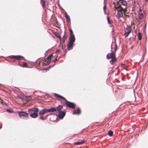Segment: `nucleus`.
I'll return each mask as SVG.
<instances>
[{
    "mask_svg": "<svg viewBox=\"0 0 148 148\" xmlns=\"http://www.w3.org/2000/svg\"><path fill=\"white\" fill-rule=\"evenodd\" d=\"M53 94L57 100L61 101L62 100L65 102L66 105L69 108H75V105L74 103L67 101L65 98L55 93H54Z\"/></svg>",
    "mask_w": 148,
    "mask_h": 148,
    "instance_id": "f257e3e1",
    "label": "nucleus"
},
{
    "mask_svg": "<svg viewBox=\"0 0 148 148\" xmlns=\"http://www.w3.org/2000/svg\"><path fill=\"white\" fill-rule=\"evenodd\" d=\"M63 108L62 106L59 105L56 108H51L49 109H44L41 110L39 112V115H43L48 112H50L56 111L59 112Z\"/></svg>",
    "mask_w": 148,
    "mask_h": 148,
    "instance_id": "f03ea898",
    "label": "nucleus"
},
{
    "mask_svg": "<svg viewBox=\"0 0 148 148\" xmlns=\"http://www.w3.org/2000/svg\"><path fill=\"white\" fill-rule=\"evenodd\" d=\"M114 11H115L117 10V19H119L123 16V12L124 13L125 8L120 6V5H115L114 3Z\"/></svg>",
    "mask_w": 148,
    "mask_h": 148,
    "instance_id": "7ed1b4c3",
    "label": "nucleus"
},
{
    "mask_svg": "<svg viewBox=\"0 0 148 148\" xmlns=\"http://www.w3.org/2000/svg\"><path fill=\"white\" fill-rule=\"evenodd\" d=\"M106 57L108 59H111V60L110 61V62L112 64L116 61L115 54L114 52L108 53L106 56Z\"/></svg>",
    "mask_w": 148,
    "mask_h": 148,
    "instance_id": "20e7f679",
    "label": "nucleus"
},
{
    "mask_svg": "<svg viewBox=\"0 0 148 148\" xmlns=\"http://www.w3.org/2000/svg\"><path fill=\"white\" fill-rule=\"evenodd\" d=\"M75 37L73 36H71L69 38V42L67 45L68 49L69 50H70L72 48L73 43L75 42Z\"/></svg>",
    "mask_w": 148,
    "mask_h": 148,
    "instance_id": "39448f33",
    "label": "nucleus"
},
{
    "mask_svg": "<svg viewBox=\"0 0 148 148\" xmlns=\"http://www.w3.org/2000/svg\"><path fill=\"white\" fill-rule=\"evenodd\" d=\"M32 112L30 114V116L33 118H36L38 116V112L39 111V109L37 108L32 109L29 110Z\"/></svg>",
    "mask_w": 148,
    "mask_h": 148,
    "instance_id": "423d86ee",
    "label": "nucleus"
},
{
    "mask_svg": "<svg viewBox=\"0 0 148 148\" xmlns=\"http://www.w3.org/2000/svg\"><path fill=\"white\" fill-rule=\"evenodd\" d=\"M131 28L130 26H127L126 27L124 33V36L125 38H126L128 36L129 34L131 32Z\"/></svg>",
    "mask_w": 148,
    "mask_h": 148,
    "instance_id": "0eeeda50",
    "label": "nucleus"
},
{
    "mask_svg": "<svg viewBox=\"0 0 148 148\" xmlns=\"http://www.w3.org/2000/svg\"><path fill=\"white\" fill-rule=\"evenodd\" d=\"M18 114L21 118L24 119L28 117V113L24 112H18Z\"/></svg>",
    "mask_w": 148,
    "mask_h": 148,
    "instance_id": "6e6552de",
    "label": "nucleus"
},
{
    "mask_svg": "<svg viewBox=\"0 0 148 148\" xmlns=\"http://www.w3.org/2000/svg\"><path fill=\"white\" fill-rule=\"evenodd\" d=\"M116 5H120V6H121V5H124L125 6V8H126V7L127 5V3L126 2L123 0H119L117 2Z\"/></svg>",
    "mask_w": 148,
    "mask_h": 148,
    "instance_id": "1a4fd4ad",
    "label": "nucleus"
},
{
    "mask_svg": "<svg viewBox=\"0 0 148 148\" xmlns=\"http://www.w3.org/2000/svg\"><path fill=\"white\" fill-rule=\"evenodd\" d=\"M9 57L11 58L18 60H23L24 58L23 56L20 55L11 56Z\"/></svg>",
    "mask_w": 148,
    "mask_h": 148,
    "instance_id": "9d476101",
    "label": "nucleus"
},
{
    "mask_svg": "<svg viewBox=\"0 0 148 148\" xmlns=\"http://www.w3.org/2000/svg\"><path fill=\"white\" fill-rule=\"evenodd\" d=\"M61 110L58 112V111H56V112H59L58 114L59 117L61 119H62L63 118L65 115V112L64 111H60Z\"/></svg>",
    "mask_w": 148,
    "mask_h": 148,
    "instance_id": "9b49d317",
    "label": "nucleus"
},
{
    "mask_svg": "<svg viewBox=\"0 0 148 148\" xmlns=\"http://www.w3.org/2000/svg\"><path fill=\"white\" fill-rule=\"evenodd\" d=\"M51 62V60H49L47 59H46L42 63V65H43L44 64L45 65H48Z\"/></svg>",
    "mask_w": 148,
    "mask_h": 148,
    "instance_id": "f8f14e48",
    "label": "nucleus"
},
{
    "mask_svg": "<svg viewBox=\"0 0 148 148\" xmlns=\"http://www.w3.org/2000/svg\"><path fill=\"white\" fill-rule=\"evenodd\" d=\"M46 0H40V3L42 5V6L43 8V9H45V8L46 5Z\"/></svg>",
    "mask_w": 148,
    "mask_h": 148,
    "instance_id": "ddd939ff",
    "label": "nucleus"
},
{
    "mask_svg": "<svg viewBox=\"0 0 148 148\" xmlns=\"http://www.w3.org/2000/svg\"><path fill=\"white\" fill-rule=\"evenodd\" d=\"M73 113L74 114H79L81 113V110L80 108H78L75 112H73Z\"/></svg>",
    "mask_w": 148,
    "mask_h": 148,
    "instance_id": "4468645a",
    "label": "nucleus"
},
{
    "mask_svg": "<svg viewBox=\"0 0 148 148\" xmlns=\"http://www.w3.org/2000/svg\"><path fill=\"white\" fill-rule=\"evenodd\" d=\"M85 142V141L84 140H82L80 141L77 142H75L74 143V145H80L82 144H83Z\"/></svg>",
    "mask_w": 148,
    "mask_h": 148,
    "instance_id": "2eb2a0df",
    "label": "nucleus"
},
{
    "mask_svg": "<svg viewBox=\"0 0 148 148\" xmlns=\"http://www.w3.org/2000/svg\"><path fill=\"white\" fill-rule=\"evenodd\" d=\"M143 14L141 12L139 13L138 18L139 19L141 20L143 18Z\"/></svg>",
    "mask_w": 148,
    "mask_h": 148,
    "instance_id": "dca6fc26",
    "label": "nucleus"
},
{
    "mask_svg": "<svg viewBox=\"0 0 148 148\" xmlns=\"http://www.w3.org/2000/svg\"><path fill=\"white\" fill-rule=\"evenodd\" d=\"M67 37V34L66 32H64V35L63 37V42H64L65 40L66 39Z\"/></svg>",
    "mask_w": 148,
    "mask_h": 148,
    "instance_id": "f3484780",
    "label": "nucleus"
},
{
    "mask_svg": "<svg viewBox=\"0 0 148 148\" xmlns=\"http://www.w3.org/2000/svg\"><path fill=\"white\" fill-rule=\"evenodd\" d=\"M39 115L40 116V117L39 118L40 119L43 120H45L47 118V117L48 116V115L45 116H43L42 115Z\"/></svg>",
    "mask_w": 148,
    "mask_h": 148,
    "instance_id": "a211bd4d",
    "label": "nucleus"
},
{
    "mask_svg": "<svg viewBox=\"0 0 148 148\" xmlns=\"http://www.w3.org/2000/svg\"><path fill=\"white\" fill-rule=\"evenodd\" d=\"M65 17L68 21V22H69L70 21V18L69 16L66 14H65Z\"/></svg>",
    "mask_w": 148,
    "mask_h": 148,
    "instance_id": "6ab92c4d",
    "label": "nucleus"
},
{
    "mask_svg": "<svg viewBox=\"0 0 148 148\" xmlns=\"http://www.w3.org/2000/svg\"><path fill=\"white\" fill-rule=\"evenodd\" d=\"M127 11L126 8H125V10H124V14L125 16L126 17H129L130 16L129 15L127 14V13L126 12Z\"/></svg>",
    "mask_w": 148,
    "mask_h": 148,
    "instance_id": "aec40b11",
    "label": "nucleus"
},
{
    "mask_svg": "<svg viewBox=\"0 0 148 148\" xmlns=\"http://www.w3.org/2000/svg\"><path fill=\"white\" fill-rule=\"evenodd\" d=\"M107 21L109 25H110L112 24V21L110 20V18L108 16L107 17Z\"/></svg>",
    "mask_w": 148,
    "mask_h": 148,
    "instance_id": "412c9836",
    "label": "nucleus"
},
{
    "mask_svg": "<svg viewBox=\"0 0 148 148\" xmlns=\"http://www.w3.org/2000/svg\"><path fill=\"white\" fill-rule=\"evenodd\" d=\"M0 103H1L2 104L4 105H5L6 106H7V104L5 102L3 101L0 98Z\"/></svg>",
    "mask_w": 148,
    "mask_h": 148,
    "instance_id": "4be33fe9",
    "label": "nucleus"
},
{
    "mask_svg": "<svg viewBox=\"0 0 148 148\" xmlns=\"http://www.w3.org/2000/svg\"><path fill=\"white\" fill-rule=\"evenodd\" d=\"M69 31L70 33V37H71V36H73L74 37H75L72 29L71 28L69 29Z\"/></svg>",
    "mask_w": 148,
    "mask_h": 148,
    "instance_id": "5701e85b",
    "label": "nucleus"
},
{
    "mask_svg": "<svg viewBox=\"0 0 148 148\" xmlns=\"http://www.w3.org/2000/svg\"><path fill=\"white\" fill-rule=\"evenodd\" d=\"M108 134L110 136H113V132L112 131L110 130L108 131Z\"/></svg>",
    "mask_w": 148,
    "mask_h": 148,
    "instance_id": "b1692460",
    "label": "nucleus"
},
{
    "mask_svg": "<svg viewBox=\"0 0 148 148\" xmlns=\"http://www.w3.org/2000/svg\"><path fill=\"white\" fill-rule=\"evenodd\" d=\"M138 38L139 40H140L142 39V35L140 33H139L138 34Z\"/></svg>",
    "mask_w": 148,
    "mask_h": 148,
    "instance_id": "393cba45",
    "label": "nucleus"
},
{
    "mask_svg": "<svg viewBox=\"0 0 148 148\" xmlns=\"http://www.w3.org/2000/svg\"><path fill=\"white\" fill-rule=\"evenodd\" d=\"M53 56V55L52 54H51L49 55L47 57V59L49 60H51V58Z\"/></svg>",
    "mask_w": 148,
    "mask_h": 148,
    "instance_id": "a878e982",
    "label": "nucleus"
},
{
    "mask_svg": "<svg viewBox=\"0 0 148 148\" xmlns=\"http://www.w3.org/2000/svg\"><path fill=\"white\" fill-rule=\"evenodd\" d=\"M28 65L27 63L26 62H24L23 65V67H27Z\"/></svg>",
    "mask_w": 148,
    "mask_h": 148,
    "instance_id": "bb28decb",
    "label": "nucleus"
},
{
    "mask_svg": "<svg viewBox=\"0 0 148 148\" xmlns=\"http://www.w3.org/2000/svg\"><path fill=\"white\" fill-rule=\"evenodd\" d=\"M106 4H105L103 7V10L105 13H106Z\"/></svg>",
    "mask_w": 148,
    "mask_h": 148,
    "instance_id": "cd10ccee",
    "label": "nucleus"
},
{
    "mask_svg": "<svg viewBox=\"0 0 148 148\" xmlns=\"http://www.w3.org/2000/svg\"><path fill=\"white\" fill-rule=\"evenodd\" d=\"M114 46H115L114 49V51H113L114 52V53L116 51H117V45L116 44H115Z\"/></svg>",
    "mask_w": 148,
    "mask_h": 148,
    "instance_id": "c85d7f7f",
    "label": "nucleus"
},
{
    "mask_svg": "<svg viewBox=\"0 0 148 148\" xmlns=\"http://www.w3.org/2000/svg\"><path fill=\"white\" fill-rule=\"evenodd\" d=\"M56 36L57 38H59L60 41L62 40L61 37L59 35H58V34H57L56 35Z\"/></svg>",
    "mask_w": 148,
    "mask_h": 148,
    "instance_id": "c756f323",
    "label": "nucleus"
},
{
    "mask_svg": "<svg viewBox=\"0 0 148 148\" xmlns=\"http://www.w3.org/2000/svg\"><path fill=\"white\" fill-rule=\"evenodd\" d=\"M60 50H58L56 51V53H58L59 52Z\"/></svg>",
    "mask_w": 148,
    "mask_h": 148,
    "instance_id": "7c9ffc66",
    "label": "nucleus"
},
{
    "mask_svg": "<svg viewBox=\"0 0 148 148\" xmlns=\"http://www.w3.org/2000/svg\"><path fill=\"white\" fill-rule=\"evenodd\" d=\"M57 58H56L54 60H53V62H56L57 61Z\"/></svg>",
    "mask_w": 148,
    "mask_h": 148,
    "instance_id": "2f4dec72",
    "label": "nucleus"
},
{
    "mask_svg": "<svg viewBox=\"0 0 148 148\" xmlns=\"http://www.w3.org/2000/svg\"><path fill=\"white\" fill-rule=\"evenodd\" d=\"M50 120H51V121H55V120H53L52 119V118H51V117L50 118Z\"/></svg>",
    "mask_w": 148,
    "mask_h": 148,
    "instance_id": "473e14b6",
    "label": "nucleus"
},
{
    "mask_svg": "<svg viewBox=\"0 0 148 148\" xmlns=\"http://www.w3.org/2000/svg\"><path fill=\"white\" fill-rule=\"evenodd\" d=\"M7 112H11V111L10 110H8V109L7 110Z\"/></svg>",
    "mask_w": 148,
    "mask_h": 148,
    "instance_id": "72a5a7b5",
    "label": "nucleus"
},
{
    "mask_svg": "<svg viewBox=\"0 0 148 148\" xmlns=\"http://www.w3.org/2000/svg\"><path fill=\"white\" fill-rule=\"evenodd\" d=\"M39 66H40V62H39Z\"/></svg>",
    "mask_w": 148,
    "mask_h": 148,
    "instance_id": "f704fd0d",
    "label": "nucleus"
},
{
    "mask_svg": "<svg viewBox=\"0 0 148 148\" xmlns=\"http://www.w3.org/2000/svg\"><path fill=\"white\" fill-rule=\"evenodd\" d=\"M146 1L148 2V0H145Z\"/></svg>",
    "mask_w": 148,
    "mask_h": 148,
    "instance_id": "c9c22d12",
    "label": "nucleus"
},
{
    "mask_svg": "<svg viewBox=\"0 0 148 148\" xmlns=\"http://www.w3.org/2000/svg\"><path fill=\"white\" fill-rule=\"evenodd\" d=\"M122 65H124V64H122Z\"/></svg>",
    "mask_w": 148,
    "mask_h": 148,
    "instance_id": "e433bc0d",
    "label": "nucleus"
},
{
    "mask_svg": "<svg viewBox=\"0 0 148 148\" xmlns=\"http://www.w3.org/2000/svg\"><path fill=\"white\" fill-rule=\"evenodd\" d=\"M112 46H111V48L112 49Z\"/></svg>",
    "mask_w": 148,
    "mask_h": 148,
    "instance_id": "4c0bfd02",
    "label": "nucleus"
}]
</instances>
